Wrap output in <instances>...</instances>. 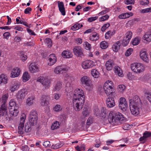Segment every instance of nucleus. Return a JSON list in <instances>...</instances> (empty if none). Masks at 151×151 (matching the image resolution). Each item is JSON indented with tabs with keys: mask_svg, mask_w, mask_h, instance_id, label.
Wrapping results in <instances>:
<instances>
[{
	"mask_svg": "<svg viewBox=\"0 0 151 151\" xmlns=\"http://www.w3.org/2000/svg\"><path fill=\"white\" fill-rule=\"evenodd\" d=\"M124 117L121 113L115 112L113 111L110 112L108 118L109 122L114 125H119L121 123L120 121L124 120Z\"/></svg>",
	"mask_w": 151,
	"mask_h": 151,
	"instance_id": "nucleus-1",
	"label": "nucleus"
},
{
	"mask_svg": "<svg viewBox=\"0 0 151 151\" xmlns=\"http://www.w3.org/2000/svg\"><path fill=\"white\" fill-rule=\"evenodd\" d=\"M138 96H135L132 99L129 100L130 109L132 114L133 115L137 116L139 113V109L137 105V103L139 101Z\"/></svg>",
	"mask_w": 151,
	"mask_h": 151,
	"instance_id": "nucleus-2",
	"label": "nucleus"
},
{
	"mask_svg": "<svg viewBox=\"0 0 151 151\" xmlns=\"http://www.w3.org/2000/svg\"><path fill=\"white\" fill-rule=\"evenodd\" d=\"M131 70L136 73H139L143 72L145 69V66L140 63H134L130 65Z\"/></svg>",
	"mask_w": 151,
	"mask_h": 151,
	"instance_id": "nucleus-3",
	"label": "nucleus"
},
{
	"mask_svg": "<svg viewBox=\"0 0 151 151\" xmlns=\"http://www.w3.org/2000/svg\"><path fill=\"white\" fill-rule=\"evenodd\" d=\"M37 81L42 84L43 87V90L44 91L48 89L50 86L51 80L47 77L40 76L38 78Z\"/></svg>",
	"mask_w": 151,
	"mask_h": 151,
	"instance_id": "nucleus-4",
	"label": "nucleus"
},
{
	"mask_svg": "<svg viewBox=\"0 0 151 151\" xmlns=\"http://www.w3.org/2000/svg\"><path fill=\"white\" fill-rule=\"evenodd\" d=\"M81 83L85 85L86 89L88 91H92L93 88V85L90 78L86 76L82 77L80 79Z\"/></svg>",
	"mask_w": 151,
	"mask_h": 151,
	"instance_id": "nucleus-5",
	"label": "nucleus"
},
{
	"mask_svg": "<svg viewBox=\"0 0 151 151\" xmlns=\"http://www.w3.org/2000/svg\"><path fill=\"white\" fill-rule=\"evenodd\" d=\"M104 89L107 95H110L113 93L114 89V85L112 82L109 80L106 81L104 85Z\"/></svg>",
	"mask_w": 151,
	"mask_h": 151,
	"instance_id": "nucleus-6",
	"label": "nucleus"
},
{
	"mask_svg": "<svg viewBox=\"0 0 151 151\" xmlns=\"http://www.w3.org/2000/svg\"><path fill=\"white\" fill-rule=\"evenodd\" d=\"M85 102L84 99H73V103L74 109L79 111L81 110L83 107Z\"/></svg>",
	"mask_w": 151,
	"mask_h": 151,
	"instance_id": "nucleus-7",
	"label": "nucleus"
},
{
	"mask_svg": "<svg viewBox=\"0 0 151 151\" xmlns=\"http://www.w3.org/2000/svg\"><path fill=\"white\" fill-rule=\"evenodd\" d=\"M85 96L84 95V91L81 89L76 88L74 92L73 99H84Z\"/></svg>",
	"mask_w": 151,
	"mask_h": 151,
	"instance_id": "nucleus-8",
	"label": "nucleus"
},
{
	"mask_svg": "<svg viewBox=\"0 0 151 151\" xmlns=\"http://www.w3.org/2000/svg\"><path fill=\"white\" fill-rule=\"evenodd\" d=\"M26 116L24 114H22L20 116L18 132L20 134H22L24 132V127Z\"/></svg>",
	"mask_w": 151,
	"mask_h": 151,
	"instance_id": "nucleus-9",
	"label": "nucleus"
},
{
	"mask_svg": "<svg viewBox=\"0 0 151 151\" xmlns=\"http://www.w3.org/2000/svg\"><path fill=\"white\" fill-rule=\"evenodd\" d=\"M95 65V63L91 60H86L82 62L81 63L82 68L85 70L90 68Z\"/></svg>",
	"mask_w": 151,
	"mask_h": 151,
	"instance_id": "nucleus-10",
	"label": "nucleus"
},
{
	"mask_svg": "<svg viewBox=\"0 0 151 151\" xmlns=\"http://www.w3.org/2000/svg\"><path fill=\"white\" fill-rule=\"evenodd\" d=\"M132 36V33L131 31H128L127 32L123 40V45L124 46H126L128 44Z\"/></svg>",
	"mask_w": 151,
	"mask_h": 151,
	"instance_id": "nucleus-11",
	"label": "nucleus"
},
{
	"mask_svg": "<svg viewBox=\"0 0 151 151\" xmlns=\"http://www.w3.org/2000/svg\"><path fill=\"white\" fill-rule=\"evenodd\" d=\"M119 106V108L123 111H125L127 110V104L124 98L121 97L120 98Z\"/></svg>",
	"mask_w": 151,
	"mask_h": 151,
	"instance_id": "nucleus-12",
	"label": "nucleus"
},
{
	"mask_svg": "<svg viewBox=\"0 0 151 151\" xmlns=\"http://www.w3.org/2000/svg\"><path fill=\"white\" fill-rule=\"evenodd\" d=\"M29 71L32 73H35L40 71V68L39 65L35 62L30 64L29 66Z\"/></svg>",
	"mask_w": 151,
	"mask_h": 151,
	"instance_id": "nucleus-13",
	"label": "nucleus"
},
{
	"mask_svg": "<svg viewBox=\"0 0 151 151\" xmlns=\"http://www.w3.org/2000/svg\"><path fill=\"white\" fill-rule=\"evenodd\" d=\"M69 69V67L68 66H58L54 69V72L56 74H59L62 72L67 71Z\"/></svg>",
	"mask_w": 151,
	"mask_h": 151,
	"instance_id": "nucleus-14",
	"label": "nucleus"
},
{
	"mask_svg": "<svg viewBox=\"0 0 151 151\" xmlns=\"http://www.w3.org/2000/svg\"><path fill=\"white\" fill-rule=\"evenodd\" d=\"M139 56L140 58L144 62L148 63L149 60L148 57V54L145 49L141 50L139 53Z\"/></svg>",
	"mask_w": 151,
	"mask_h": 151,
	"instance_id": "nucleus-15",
	"label": "nucleus"
},
{
	"mask_svg": "<svg viewBox=\"0 0 151 151\" xmlns=\"http://www.w3.org/2000/svg\"><path fill=\"white\" fill-rule=\"evenodd\" d=\"M28 94V91L26 89H22L19 91L17 93V97L18 99H23Z\"/></svg>",
	"mask_w": 151,
	"mask_h": 151,
	"instance_id": "nucleus-16",
	"label": "nucleus"
},
{
	"mask_svg": "<svg viewBox=\"0 0 151 151\" xmlns=\"http://www.w3.org/2000/svg\"><path fill=\"white\" fill-rule=\"evenodd\" d=\"M21 70L18 67L13 68L11 71L10 77L11 78H15L18 77L20 74Z\"/></svg>",
	"mask_w": 151,
	"mask_h": 151,
	"instance_id": "nucleus-17",
	"label": "nucleus"
},
{
	"mask_svg": "<svg viewBox=\"0 0 151 151\" xmlns=\"http://www.w3.org/2000/svg\"><path fill=\"white\" fill-rule=\"evenodd\" d=\"M20 83L18 81H15L13 82L9 87V90L13 92L17 90L19 88Z\"/></svg>",
	"mask_w": 151,
	"mask_h": 151,
	"instance_id": "nucleus-18",
	"label": "nucleus"
},
{
	"mask_svg": "<svg viewBox=\"0 0 151 151\" xmlns=\"http://www.w3.org/2000/svg\"><path fill=\"white\" fill-rule=\"evenodd\" d=\"M48 58V59L47 60V64L50 66L53 65L56 62L57 58L54 54H53L50 55Z\"/></svg>",
	"mask_w": 151,
	"mask_h": 151,
	"instance_id": "nucleus-19",
	"label": "nucleus"
},
{
	"mask_svg": "<svg viewBox=\"0 0 151 151\" xmlns=\"http://www.w3.org/2000/svg\"><path fill=\"white\" fill-rule=\"evenodd\" d=\"M49 99V96L45 95H42L41 99V105L44 107L47 106L49 104L48 101Z\"/></svg>",
	"mask_w": 151,
	"mask_h": 151,
	"instance_id": "nucleus-20",
	"label": "nucleus"
},
{
	"mask_svg": "<svg viewBox=\"0 0 151 151\" xmlns=\"http://www.w3.org/2000/svg\"><path fill=\"white\" fill-rule=\"evenodd\" d=\"M73 51L75 55L78 57H81L83 55L82 49L79 46L75 47Z\"/></svg>",
	"mask_w": 151,
	"mask_h": 151,
	"instance_id": "nucleus-21",
	"label": "nucleus"
},
{
	"mask_svg": "<svg viewBox=\"0 0 151 151\" xmlns=\"http://www.w3.org/2000/svg\"><path fill=\"white\" fill-rule=\"evenodd\" d=\"M142 39L146 43H149L151 41V32H148L145 33L142 37Z\"/></svg>",
	"mask_w": 151,
	"mask_h": 151,
	"instance_id": "nucleus-22",
	"label": "nucleus"
},
{
	"mask_svg": "<svg viewBox=\"0 0 151 151\" xmlns=\"http://www.w3.org/2000/svg\"><path fill=\"white\" fill-rule=\"evenodd\" d=\"M35 98L34 96H30L28 97L26 100L25 104L27 106H30L33 104Z\"/></svg>",
	"mask_w": 151,
	"mask_h": 151,
	"instance_id": "nucleus-23",
	"label": "nucleus"
},
{
	"mask_svg": "<svg viewBox=\"0 0 151 151\" xmlns=\"http://www.w3.org/2000/svg\"><path fill=\"white\" fill-rule=\"evenodd\" d=\"M58 3L59 11L64 16L65 14V12L63 3L62 1H58Z\"/></svg>",
	"mask_w": 151,
	"mask_h": 151,
	"instance_id": "nucleus-24",
	"label": "nucleus"
},
{
	"mask_svg": "<svg viewBox=\"0 0 151 151\" xmlns=\"http://www.w3.org/2000/svg\"><path fill=\"white\" fill-rule=\"evenodd\" d=\"M106 103L107 106L109 108L113 107L115 105L114 99L112 97H109L107 99Z\"/></svg>",
	"mask_w": 151,
	"mask_h": 151,
	"instance_id": "nucleus-25",
	"label": "nucleus"
},
{
	"mask_svg": "<svg viewBox=\"0 0 151 151\" xmlns=\"http://www.w3.org/2000/svg\"><path fill=\"white\" fill-rule=\"evenodd\" d=\"M114 65V61L113 60H109L106 62L105 66L106 69L108 70H111Z\"/></svg>",
	"mask_w": 151,
	"mask_h": 151,
	"instance_id": "nucleus-26",
	"label": "nucleus"
},
{
	"mask_svg": "<svg viewBox=\"0 0 151 151\" xmlns=\"http://www.w3.org/2000/svg\"><path fill=\"white\" fill-rule=\"evenodd\" d=\"M133 15V14L132 13L129 12L120 14L118 16V18L120 19H124L132 16Z\"/></svg>",
	"mask_w": 151,
	"mask_h": 151,
	"instance_id": "nucleus-27",
	"label": "nucleus"
},
{
	"mask_svg": "<svg viewBox=\"0 0 151 151\" xmlns=\"http://www.w3.org/2000/svg\"><path fill=\"white\" fill-rule=\"evenodd\" d=\"M9 110L11 109L19 108L18 105L16 104L14 99H11L9 102Z\"/></svg>",
	"mask_w": 151,
	"mask_h": 151,
	"instance_id": "nucleus-28",
	"label": "nucleus"
},
{
	"mask_svg": "<svg viewBox=\"0 0 151 151\" xmlns=\"http://www.w3.org/2000/svg\"><path fill=\"white\" fill-rule=\"evenodd\" d=\"M63 87V83L60 81L58 82L53 88V91L58 92L62 89Z\"/></svg>",
	"mask_w": 151,
	"mask_h": 151,
	"instance_id": "nucleus-29",
	"label": "nucleus"
},
{
	"mask_svg": "<svg viewBox=\"0 0 151 151\" xmlns=\"http://www.w3.org/2000/svg\"><path fill=\"white\" fill-rule=\"evenodd\" d=\"M62 56L66 58H69L72 57V53L68 50H65L62 53Z\"/></svg>",
	"mask_w": 151,
	"mask_h": 151,
	"instance_id": "nucleus-30",
	"label": "nucleus"
},
{
	"mask_svg": "<svg viewBox=\"0 0 151 151\" xmlns=\"http://www.w3.org/2000/svg\"><path fill=\"white\" fill-rule=\"evenodd\" d=\"M8 78L7 76L4 74L0 75V84L4 83L6 84L8 82Z\"/></svg>",
	"mask_w": 151,
	"mask_h": 151,
	"instance_id": "nucleus-31",
	"label": "nucleus"
},
{
	"mask_svg": "<svg viewBox=\"0 0 151 151\" xmlns=\"http://www.w3.org/2000/svg\"><path fill=\"white\" fill-rule=\"evenodd\" d=\"M121 43L120 41H118L115 42L112 46V49L115 52H117L120 49Z\"/></svg>",
	"mask_w": 151,
	"mask_h": 151,
	"instance_id": "nucleus-32",
	"label": "nucleus"
},
{
	"mask_svg": "<svg viewBox=\"0 0 151 151\" xmlns=\"http://www.w3.org/2000/svg\"><path fill=\"white\" fill-rule=\"evenodd\" d=\"M99 38V35L96 32H94L91 34L89 37V40L92 41H96Z\"/></svg>",
	"mask_w": 151,
	"mask_h": 151,
	"instance_id": "nucleus-33",
	"label": "nucleus"
},
{
	"mask_svg": "<svg viewBox=\"0 0 151 151\" xmlns=\"http://www.w3.org/2000/svg\"><path fill=\"white\" fill-rule=\"evenodd\" d=\"M114 70L116 75H117L119 76L120 77L123 76L122 70L119 67L117 66H115Z\"/></svg>",
	"mask_w": 151,
	"mask_h": 151,
	"instance_id": "nucleus-34",
	"label": "nucleus"
},
{
	"mask_svg": "<svg viewBox=\"0 0 151 151\" xmlns=\"http://www.w3.org/2000/svg\"><path fill=\"white\" fill-rule=\"evenodd\" d=\"M108 113V111L105 108H102L101 109L100 113H96V115L97 116H99L102 117H106Z\"/></svg>",
	"mask_w": 151,
	"mask_h": 151,
	"instance_id": "nucleus-35",
	"label": "nucleus"
},
{
	"mask_svg": "<svg viewBox=\"0 0 151 151\" xmlns=\"http://www.w3.org/2000/svg\"><path fill=\"white\" fill-rule=\"evenodd\" d=\"M22 78L23 82H26L28 81L30 78V76L28 73L27 72H24L23 74Z\"/></svg>",
	"mask_w": 151,
	"mask_h": 151,
	"instance_id": "nucleus-36",
	"label": "nucleus"
},
{
	"mask_svg": "<svg viewBox=\"0 0 151 151\" xmlns=\"http://www.w3.org/2000/svg\"><path fill=\"white\" fill-rule=\"evenodd\" d=\"M19 108H15L9 109V111L12 115L16 116H17L19 112Z\"/></svg>",
	"mask_w": 151,
	"mask_h": 151,
	"instance_id": "nucleus-37",
	"label": "nucleus"
},
{
	"mask_svg": "<svg viewBox=\"0 0 151 151\" xmlns=\"http://www.w3.org/2000/svg\"><path fill=\"white\" fill-rule=\"evenodd\" d=\"M91 112V111L90 109L86 108L83 109V111L82 112V114L84 116L86 117L89 115Z\"/></svg>",
	"mask_w": 151,
	"mask_h": 151,
	"instance_id": "nucleus-38",
	"label": "nucleus"
},
{
	"mask_svg": "<svg viewBox=\"0 0 151 151\" xmlns=\"http://www.w3.org/2000/svg\"><path fill=\"white\" fill-rule=\"evenodd\" d=\"M118 91L121 93H123L126 89L125 86L123 84L119 85L117 87Z\"/></svg>",
	"mask_w": 151,
	"mask_h": 151,
	"instance_id": "nucleus-39",
	"label": "nucleus"
},
{
	"mask_svg": "<svg viewBox=\"0 0 151 151\" xmlns=\"http://www.w3.org/2000/svg\"><path fill=\"white\" fill-rule=\"evenodd\" d=\"M29 118L37 119V112L35 110H32L30 112Z\"/></svg>",
	"mask_w": 151,
	"mask_h": 151,
	"instance_id": "nucleus-40",
	"label": "nucleus"
},
{
	"mask_svg": "<svg viewBox=\"0 0 151 151\" xmlns=\"http://www.w3.org/2000/svg\"><path fill=\"white\" fill-rule=\"evenodd\" d=\"M141 40L140 37H137L134 38L131 41V43L133 45H137L139 43Z\"/></svg>",
	"mask_w": 151,
	"mask_h": 151,
	"instance_id": "nucleus-41",
	"label": "nucleus"
},
{
	"mask_svg": "<svg viewBox=\"0 0 151 151\" xmlns=\"http://www.w3.org/2000/svg\"><path fill=\"white\" fill-rule=\"evenodd\" d=\"M60 126L59 122L56 121L53 123L51 126V129L52 130H55L58 129Z\"/></svg>",
	"mask_w": 151,
	"mask_h": 151,
	"instance_id": "nucleus-42",
	"label": "nucleus"
},
{
	"mask_svg": "<svg viewBox=\"0 0 151 151\" xmlns=\"http://www.w3.org/2000/svg\"><path fill=\"white\" fill-rule=\"evenodd\" d=\"M91 74L94 78H97L99 77V73L97 70L96 69H93L91 70Z\"/></svg>",
	"mask_w": 151,
	"mask_h": 151,
	"instance_id": "nucleus-43",
	"label": "nucleus"
},
{
	"mask_svg": "<svg viewBox=\"0 0 151 151\" xmlns=\"http://www.w3.org/2000/svg\"><path fill=\"white\" fill-rule=\"evenodd\" d=\"M9 97V94L6 93L3 94L1 97L2 103H6Z\"/></svg>",
	"mask_w": 151,
	"mask_h": 151,
	"instance_id": "nucleus-44",
	"label": "nucleus"
},
{
	"mask_svg": "<svg viewBox=\"0 0 151 151\" xmlns=\"http://www.w3.org/2000/svg\"><path fill=\"white\" fill-rule=\"evenodd\" d=\"M83 27L82 24L76 23L71 27V29L73 30H76Z\"/></svg>",
	"mask_w": 151,
	"mask_h": 151,
	"instance_id": "nucleus-45",
	"label": "nucleus"
},
{
	"mask_svg": "<svg viewBox=\"0 0 151 151\" xmlns=\"http://www.w3.org/2000/svg\"><path fill=\"white\" fill-rule=\"evenodd\" d=\"M63 145V143H61V142H59L58 143H57L54 145H52V148L54 149H58L62 146Z\"/></svg>",
	"mask_w": 151,
	"mask_h": 151,
	"instance_id": "nucleus-46",
	"label": "nucleus"
},
{
	"mask_svg": "<svg viewBox=\"0 0 151 151\" xmlns=\"http://www.w3.org/2000/svg\"><path fill=\"white\" fill-rule=\"evenodd\" d=\"M37 119L29 118V122L30 125L32 126H35L37 124Z\"/></svg>",
	"mask_w": 151,
	"mask_h": 151,
	"instance_id": "nucleus-47",
	"label": "nucleus"
},
{
	"mask_svg": "<svg viewBox=\"0 0 151 151\" xmlns=\"http://www.w3.org/2000/svg\"><path fill=\"white\" fill-rule=\"evenodd\" d=\"M100 46L102 49H106L108 47V43L105 41H102L100 43Z\"/></svg>",
	"mask_w": 151,
	"mask_h": 151,
	"instance_id": "nucleus-48",
	"label": "nucleus"
},
{
	"mask_svg": "<svg viewBox=\"0 0 151 151\" xmlns=\"http://www.w3.org/2000/svg\"><path fill=\"white\" fill-rule=\"evenodd\" d=\"M109 16L108 14H106L103 16L99 19V21L100 22H104L107 20L109 18Z\"/></svg>",
	"mask_w": 151,
	"mask_h": 151,
	"instance_id": "nucleus-49",
	"label": "nucleus"
},
{
	"mask_svg": "<svg viewBox=\"0 0 151 151\" xmlns=\"http://www.w3.org/2000/svg\"><path fill=\"white\" fill-rule=\"evenodd\" d=\"M45 42L48 47H50L52 45V43L51 39L49 38H47L45 39Z\"/></svg>",
	"mask_w": 151,
	"mask_h": 151,
	"instance_id": "nucleus-50",
	"label": "nucleus"
},
{
	"mask_svg": "<svg viewBox=\"0 0 151 151\" xmlns=\"http://www.w3.org/2000/svg\"><path fill=\"white\" fill-rule=\"evenodd\" d=\"M110 26V24L109 23H107L104 24L101 28V31L103 32H105L106 30Z\"/></svg>",
	"mask_w": 151,
	"mask_h": 151,
	"instance_id": "nucleus-51",
	"label": "nucleus"
},
{
	"mask_svg": "<svg viewBox=\"0 0 151 151\" xmlns=\"http://www.w3.org/2000/svg\"><path fill=\"white\" fill-rule=\"evenodd\" d=\"M83 46L85 48L86 50H90L91 48V45L88 42H85L83 43Z\"/></svg>",
	"mask_w": 151,
	"mask_h": 151,
	"instance_id": "nucleus-52",
	"label": "nucleus"
},
{
	"mask_svg": "<svg viewBox=\"0 0 151 151\" xmlns=\"http://www.w3.org/2000/svg\"><path fill=\"white\" fill-rule=\"evenodd\" d=\"M141 13H145L151 12V7L148 8L140 10Z\"/></svg>",
	"mask_w": 151,
	"mask_h": 151,
	"instance_id": "nucleus-53",
	"label": "nucleus"
},
{
	"mask_svg": "<svg viewBox=\"0 0 151 151\" xmlns=\"http://www.w3.org/2000/svg\"><path fill=\"white\" fill-rule=\"evenodd\" d=\"M31 130L30 125L28 123H26L24 127V131L27 132H30Z\"/></svg>",
	"mask_w": 151,
	"mask_h": 151,
	"instance_id": "nucleus-54",
	"label": "nucleus"
},
{
	"mask_svg": "<svg viewBox=\"0 0 151 151\" xmlns=\"http://www.w3.org/2000/svg\"><path fill=\"white\" fill-rule=\"evenodd\" d=\"M62 108L60 105L56 104L53 108V110L56 111H61Z\"/></svg>",
	"mask_w": 151,
	"mask_h": 151,
	"instance_id": "nucleus-55",
	"label": "nucleus"
},
{
	"mask_svg": "<svg viewBox=\"0 0 151 151\" xmlns=\"http://www.w3.org/2000/svg\"><path fill=\"white\" fill-rule=\"evenodd\" d=\"M145 95L148 100L151 102V93L149 92H146L145 93Z\"/></svg>",
	"mask_w": 151,
	"mask_h": 151,
	"instance_id": "nucleus-56",
	"label": "nucleus"
},
{
	"mask_svg": "<svg viewBox=\"0 0 151 151\" xmlns=\"http://www.w3.org/2000/svg\"><path fill=\"white\" fill-rule=\"evenodd\" d=\"M73 79V78L68 74H66L64 77L65 80L70 81Z\"/></svg>",
	"mask_w": 151,
	"mask_h": 151,
	"instance_id": "nucleus-57",
	"label": "nucleus"
},
{
	"mask_svg": "<svg viewBox=\"0 0 151 151\" xmlns=\"http://www.w3.org/2000/svg\"><path fill=\"white\" fill-rule=\"evenodd\" d=\"M109 11V8H106L104 10H103L101 12H100L98 14V15L99 16L102 15L108 12Z\"/></svg>",
	"mask_w": 151,
	"mask_h": 151,
	"instance_id": "nucleus-58",
	"label": "nucleus"
},
{
	"mask_svg": "<svg viewBox=\"0 0 151 151\" xmlns=\"http://www.w3.org/2000/svg\"><path fill=\"white\" fill-rule=\"evenodd\" d=\"M2 103V104L0 107V109L5 111H7L8 107L7 105H6V103Z\"/></svg>",
	"mask_w": 151,
	"mask_h": 151,
	"instance_id": "nucleus-59",
	"label": "nucleus"
},
{
	"mask_svg": "<svg viewBox=\"0 0 151 151\" xmlns=\"http://www.w3.org/2000/svg\"><path fill=\"white\" fill-rule=\"evenodd\" d=\"M149 3L148 0H141L140 1V4L142 5H146Z\"/></svg>",
	"mask_w": 151,
	"mask_h": 151,
	"instance_id": "nucleus-60",
	"label": "nucleus"
},
{
	"mask_svg": "<svg viewBox=\"0 0 151 151\" xmlns=\"http://www.w3.org/2000/svg\"><path fill=\"white\" fill-rule=\"evenodd\" d=\"M133 51V49L132 48L128 49L126 51L125 55L127 56H128L130 55Z\"/></svg>",
	"mask_w": 151,
	"mask_h": 151,
	"instance_id": "nucleus-61",
	"label": "nucleus"
},
{
	"mask_svg": "<svg viewBox=\"0 0 151 151\" xmlns=\"http://www.w3.org/2000/svg\"><path fill=\"white\" fill-rule=\"evenodd\" d=\"M124 1L125 4H134V0H126Z\"/></svg>",
	"mask_w": 151,
	"mask_h": 151,
	"instance_id": "nucleus-62",
	"label": "nucleus"
},
{
	"mask_svg": "<svg viewBox=\"0 0 151 151\" xmlns=\"http://www.w3.org/2000/svg\"><path fill=\"white\" fill-rule=\"evenodd\" d=\"M7 111L0 109V115L5 116L7 115Z\"/></svg>",
	"mask_w": 151,
	"mask_h": 151,
	"instance_id": "nucleus-63",
	"label": "nucleus"
},
{
	"mask_svg": "<svg viewBox=\"0 0 151 151\" xmlns=\"http://www.w3.org/2000/svg\"><path fill=\"white\" fill-rule=\"evenodd\" d=\"M105 38L106 39H109L111 38V32L110 31H107L105 34Z\"/></svg>",
	"mask_w": 151,
	"mask_h": 151,
	"instance_id": "nucleus-64",
	"label": "nucleus"
}]
</instances>
